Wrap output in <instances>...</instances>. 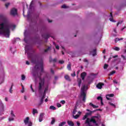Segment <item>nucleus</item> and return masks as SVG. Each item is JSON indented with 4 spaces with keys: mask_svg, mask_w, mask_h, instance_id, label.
Returning a JSON list of instances; mask_svg holds the SVG:
<instances>
[{
    "mask_svg": "<svg viewBox=\"0 0 126 126\" xmlns=\"http://www.w3.org/2000/svg\"><path fill=\"white\" fill-rule=\"evenodd\" d=\"M50 49H51V47H49L46 50H44L45 53H47V52H48V51H49Z\"/></svg>",
    "mask_w": 126,
    "mask_h": 126,
    "instance_id": "obj_42",
    "label": "nucleus"
},
{
    "mask_svg": "<svg viewBox=\"0 0 126 126\" xmlns=\"http://www.w3.org/2000/svg\"><path fill=\"white\" fill-rule=\"evenodd\" d=\"M67 68L68 69V70H70L71 69V66L70 65V63H69L68 64L67 66Z\"/></svg>",
    "mask_w": 126,
    "mask_h": 126,
    "instance_id": "obj_29",
    "label": "nucleus"
},
{
    "mask_svg": "<svg viewBox=\"0 0 126 126\" xmlns=\"http://www.w3.org/2000/svg\"><path fill=\"white\" fill-rule=\"evenodd\" d=\"M57 106L58 108H61V107H62V105H61V104H60V103H58L57 104Z\"/></svg>",
    "mask_w": 126,
    "mask_h": 126,
    "instance_id": "obj_43",
    "label": "nucleus"
},
{
    "mask_svg": "<svg viewBox=\"0 0 126 126\" xmlns=\"http://www.w3.org/2000/svg\"><path fill=\"white\" fill-rule=\"evenodd\" d=\"M86 119H87V116L85 115L83 118L82 120H86Z\"/></svg>",
    "mask_w": 126,
    "mask_h": 126,
    "instance_id": "obj_47",
    "label": "nucleus"
},
{
    "mask_svg": "<svg viewBox=\"0 0 126 126\" xmlns=\"http://www.w3.org/2000/svg\"><path fill=\"white\" fill-rule=\"evenodd\" d=\"M108 66H109V65H108V64H104V65L103 67L104 69H107Z\"/></svg>",
    "mask_w": 126,
    "mask_h": 126,
    "instance_id": "obj_34",
    "label": "nucleus"
},
{
    "mask_svg": "<svg viewBox=\"0 0 126 126\" xmlns=\"http://www.w3.org/2000/svg\"><path fill=\"white\" fill-rule=\"evenodd\" d=\"M124 70V67L123 66H122L121 68H120V70Z\"/></svg>",
    "mask_w": 126,
    "mask_h": 126,
    "instance_id": "obj_60",
    "label": "nucleus"
},
{
    "mask_svg": "<svg viewBox=\"0 0 126 126\" xmlns=\"http://www.w3.org/2000/svg\"><path fill=\"white\" fill-rule=\"evenodd\" d=\"M103 86H104V83H99L96 85V87L98 89H102V87H103Z\"/></svg>",
    "mask_w": 126,
    "mask_h": 126,
    "instance_id": "obj_10",
    "label": "nucleus"
},
{
    "mask_svg": "<svg viewBox=\"0 0 126 126\" xmlns=\"http://www.w3.org/2000/svg\"><path fill=\"white\" fill-rule=\"evenodd\" d=\"M14 118H15V115L13 113V111H11L10 116L9 117L8 121L9 122H11L12 121H14Z\"/></svg>",
    "mask_w": 126,
    "mask_h": 126,
    "instance_id": "obj_7",
    "label": "nucleus"
},
{
    "mask_svg": "<svg viewBox=\"0 0 126 126\" xmlns=\"http://www.w3.org/2000/svg\"><path fill=\"white\" fill-rule=\"evenodd\" d=\"M91 55H92L93 57L96 56V49H94L92 52H91Z\"/></svg>",
    "mask_w": 126,
    "mask_h": 126,
    "instance_id": "obj_14",
    "label": "nucleus"
},
{
    "mask_svg": "<svg viewBox=\"0 0 126 126\" xmlns=\"http://www.w3.org/2000/svg\"><path fill=\"white\" fill-rule=\"evenodd\" d=\"M112 49L114 51H120V48L117 46H114V47L112 48Z\"/></svg>",
    "mask_w": 126,
    "mask_h": 126,
    "instance_id": "obj_20",
    "label": "nucleus"
},
{
    "mask_svg": "<svg viewBox=\"0 0 126 126\" xmlns=\"http://www.w3.org/2000/svg\"><path fill=\"white\" fill-rule=\"evenodd\" d=\"M100 115L93 116L91 119L87 118L85 123L88 126H99V123L101 122Z\"/></svg>",
    "mask_w": 126,
    "mask_h": 126,
    "instance_id": "obj_3",
    "label": "nucleus"
},
{
    "mask_svg": "<svg viewBox=\"0 0 126 126\" xmlns=\"http://www.w3.org/2000/svg\"><path fill=\"white\" fill-rule=\"evenodd\" d=\"M12 87H13V84H12V85L9 89V92L10 93H12V92H13V91L12 90Z\"/></svg>",
    "mask_w": 126,
    "mask_h": 126,
    "instance_id": "obj_31",
    "label": "nucleus"
},
{
    "mask_svg": "<svg viewBox=\"0 0 126 126\" xmlns=\"http://www.w3.org/2000/svg\"><path fill=\"white\" fill-rule=\"evenodd\" d=\"M71 76H72L73 77H74V76H75V73H74L73 74H71Z\"/></svg>",
    "mask_w": 126,
    "mask_h": 126,
    "instance_id": "obj_55",
    "label": "nucleus"
},
{
    "mask_svg": "<svg viewBox=\"0 0 126 126\" xmlns=\"http://www.w3.org/2000/svg\"><path fill=\"white\" fill-rule=\"evenodd\" d=\"M55 47L56 49H57V50H59L60 47L59 46V45H55Z\"/></svg>",
    "mask_w": 126,
    "mask_h": 126,
    "instance_id": "obj_52",
    "label": "nucleus"
},
{
    "mask_svg": "<svg viewBox=\"0 0 126 126\" xmlns=\"http://www.w3.org/2000/svg\"><path fill=\"white\" fill-rule=\"evenodd\" d=\"M118 55H115L114 56H113V59H116V58H118Z\"/></svg>",
    "mask_w": 126,
    "mask_h": 126,
    "instance_id": "obj_56",
    "label": "nucleus"
},
{
    "mask_svg": "<svg viewBox=\"0 0 126 126\" xmlns=\"http://www.w3.org/2000/svg\"><path fill=\"white\" fill-rule=\"evenodd\" d=\"M110 17H111V18H109V20L110 21H111L112 22H116V21H115L114 20H113V14H112V13H110Z\"/></svg>",
    "mask_w": 126,
    "mask_h": 126,
    "instance_id": "obj_21",
    "label": "nucleus"
},
{
    "mask_svg": "<svg viewBox=\"0 0 126 126\" xmlns=\"http://www.w3.org/2000/svg\"><path fill=\"white\" fill-rule=\"evenodd\" d=\"M10 15H12V16H18V13H17V9H16L15 8H13L11 9L10 12Z\"/></svg>",
    "mask_w": 126,
    "mask_h": 126,
    "instance_id": "obj_5",
    "label": "nucleus"
},
{
    "mask_svg": "<svg viewBox=\"0 0 126 126\" xmlns=\"http://www.w3.org/2000/svg\"><path fill=\"white\" fill-rule=\"evenodd\" d=\"M119 41H121L122 40H124L123 38H119Z\"/></svg>",
    "mask_w": 126,
    "mask_h": 126,
    "instance_id": "obj_64",
    "label": "nucleus"
},
{
    "mask_svg": "<svg viewBox=\"0 0 126 126\" xmlns=\"http://www.w3.org/2000/svg\"><path fill=\"white\" fill-rule=\"evenodd\" d=\"M9 4H10V3H7L5 4V7H6V8H7V7H8V6H9Z\"/></svg>",
    "mask_w": 126,
    "mask_h": 126,
    "instance_id": "obj_41",
    "label": "nucleus"
},
{
    "mask_svg": "<svg viewBox=\"0 0 126 126\" xmlns=\"http://www.w3.org/2000/svg\"><path fill=\"white\" fill-rule=\"evenodd\" d=\"M66 124V122H62L61 123L59 124V126H64V125H65Z\"/></svg>",
    "mask_w": 126,
    "mask_h": 126,
    "instance_id": "obj_27",
    "label": "nucleus"
},
{
    "mask_svg": "<svg viewBox=\"0 0 126 126\" xmlns=\"http://www.w3.org/2000/svg\"><path fill=\"white\" fill-rule=\"evenodd\" d=\"M121 58H122L123 61H124V63L126 62V49L124 51L123 55H121Z\"/></svg>",
    "mask_w": 126,
    "mask_h": 126,
    "instance_id": "obj_9",
    "label": "nucleus"
},
{
    "mask_svg": "<svg viewBox=\"0 0 126 126\" xmlns=\"http://www.w3.org/2000/svg\"><path fill=\"white\" fill-rule=\"evenodd\" d=\"M33 5V1H32L30 5V7H29V10H31V9H32V6Z\"/></svg>",
    "mask_w": 126,
    "mask_h": 126,
    "instance_id": "obj_28",
    "label": "nucleus"
},
{
    "mask_svg": "<svg viewBox=\"0 0 126 126\" xmlns=\"http://www.w3.org/2000/svg\"><path fill=\"white\" fill-rule=\"evenodd\" d=\"M59 63H61V64H62V63H63L64 62L63 61H59Z\"/></svg>",
    "mask_w": 126,
    "mask_h": 126,
    "instance_id": "obj_51",
    "label": "nucleus"
},
{
    "mask_svg": "<svg viewBox=\"0 0 126 126\" xmlns=\"http://www.w3.org/2000/svg\"><path fill=\"white\" fill-rule=\"evenodd\" d=\"M67 124L69 126H74V124H73V122H72V121H68Z\"/></svg>",
    "mask_w": 126,
    "mask_h": 126,
    "instance_id": "obj_18",
    "label": "nucleus"
},
{
    "mask_svg": "<svg viewBox=\"0 0 126 126\" xmlns=\"http://www.w3.org/2000/svg\"><path fill=\"white\" fill-rule=\"evenodd\" d=\"M24 100H27V96H26V95H25L24 96Z\"/></svg>",
    "mask_w": 126,
    "mask_h": 126,
    "instance_id": "obj_57",
    "label": "nucleus"
},
{
    "mask_svg": "<svg viewBox=\"0 0 126 126\" xmlns=\"http://www.w3.org/2000/svg\"><path fill=\"white\" fill-rule=\"evenodd\" d=\"M31 89H32V92H34V89H33L32 85H31Z\"/></svg>",
    "mask_w": 126,
    "mask_h": 126,
    "instance_id": "obj_53",
    "label": "nucleus"
},
{
    "mask_svg": "<svg viewBox=\"0 0 126 126\" xmlns=\"http://www.w3.org/2000/svg\"><path fill=\"white\" fill-rule=\"evenodd\" d=\"M85 76H86V72H83L81 74V77L83 80H84Z\"/></svg>",
    "mask_w": 126,
    "mask_h": 126,
    "instance_id": "obj_13",
    "label": "nucleus"
},
{
    "mask_svg": "<svg viewBox=\"0 0 126 126\" xmlns=\"http://www.w3.org/2000/svg\"><path fill=\"white\" fill-rule=\"evenodd\" d=\"M4 81V72L2 71V73L0 75V84L3 83Z\"/></svg>",
    "mask_w": 126,
    "mask_h": 126,
    "instance_id": "obj_8",
    "label": "nucleus"
},
{
    "mask_svg": "<svg viewBox=\"0 0 126 126\" xmlns=\"http://www.w3.org/2000/svg\"><path fill=\"white\" fill-rule=\"evenodd\" d=\"M64 78L65 79H66V80H67L68 81H70V78H69V76L68 75H65Z\"/></svg>",
    "mask_w": 126,
    "mask_h": 126,
    "instance_id": "obj_22",
    "label": "nucleus"
},
{
    "mask_svg": "<svg viewBox=\"0 0 126 126\" xmlns=\"http://www.w3.org/2000/svg\"><path fill=\"white\" fill-rule=\"evenodd\" d=\"M26 78V77L25 76V75H22V76H21V80H25Z\"/></svg>",
    "mask_w": 126,
    "mask_h": 126,
    "instance_id": "obj_35",
    "label": "nucleus"
},
{
    "mask_svg": "<svg viewBox=\"0 0 126 126\" xmlns=\"http://www.w3.org/2000/svg\"><path fill=\"white\" fill-rule=\"evenodd\" d=\"M0 106L1 107V110L3 111V104H2V103L0 102Z\"/></svg>",
    "mask_w": 126,
    "mask_h": 126,
    "instance_id": "obj_36",
    "label": "nucleus"
},
{
    "mask_svg": "<svg viewBox=\"0 0 126 126\" xmlns=\"http://www.w3.org/2000/svg\"><path fill=\"white\" fill-rule=\"evenodd\" d=\"M51 73H52L53 74H54V70H53V69H51Z\"/></svg>",
    "mask_w": 126,
    "mask_h": 126,
    "instance_id": "obj_59",
    "label": "nucleus"
},
{
    "mask_svg": "<svg viewBox=\"0 0 126 126\" xmlns=\"http://www.w3.org/2000/svg\"><path fill=\"white\" fill-rule=\"evenodd\" d=\"M17 41H20V38L17 37V38H14L13 40H12V42L13 43H15V42H16Z\"/></svg>",
    "mask_w": 126,
    "mask_h": 126,
    "instance_id": "obj_19",
    "label": "nucleus"
},
{
    "mask_svg": "<svg viewBox=\"0 0 126 126\" xmlns=\"http://www.w3.org/2000/svg\"><path fill=\"white\" fill-rule=\"evenodd\" d=\"M10 51L13 54V53L15 52V47H14V46L10 47Z\"/></svg>",
    "mask_w": 126,
    "mask_h": 126,
    "instance_id": "obj_16",
    "label": "nucleus"
},
{
    "mask_svg": "<svg viewBox=\"0 0 126 126\" xmlns=\"http://www.w3.org/2000/svg\"><path fill=\"white\" fill-rule=\"evenodd\" d=\"M26 64H28V65H29L30 64V63H29V61H27L26 63Z\"/></svg>",
    "mask_w": 126,
    "mask_h": 126,
    "instance_id": "obj_58",
    "label": "nucleus"
},
{
    "mask_svg": "<svg viewBox=\"0 0 126 126\" xmlns=\"http://www.w3.org/2000/svg\"><path fill=\"white\" fill-rule=\"evenodd\" d=\"M50 62H52L53 63H57V58L54 59H52V58H50Z\"/></svg>",
    "mask_w": 126,
    "mask_h": 126,
    "instance_id": "obj_25",
    "label": "nucleus"
},
{
    "mask_svg": "<svg viewBox=\"0 0 126 126\" xmlns=\"http://www.w3.org/2000/svg\"><path fill=\"white\" fill-rule=\"evenodd\" d=\"M49 37H50V35H49V34H46L44 38L45 40H48V38H49Z\"/></svg>",
    "mask_w": 126,
    "mask_h": 126,
    "instance_id": "obj_40",
    "label": "nucleus"
},
{
    "mask_svg": "<svg viewBox=\"0 0 126 126\" xmlns=\"http://www.w3.org/2000/svg\"><path fill=\"white\" fill-rule=\"evenodd\" d=\"M126 26H125L122 29V31H124V29H126Z\"/></svg>",
    "mask_w": 126,
    "mask_h": 126,
    "instance_id": "obj_63",
    "label": "nucleus"
},
{
    "mask_svg": "<svg viewBox=\"0 0 126 126\" xmlns=\"http://www.w3.org/2000/svg\"><path fill=\"white\" fill-rule=\"evenodd\" d=\"M24 41L26 44H27L25 47V54H27L28 59H31L32 63H35L36 64L33 68L32 73L33 77H34L35 79H37L38 78H39V92L41 93L44 89V93L38 104L39 106H41V105H42L43 103V101L44 100L45 96H46L47 91H48L49 86H48V85H44V84L45 79H46V77H44L43 79H42V78H41L42 75L41 74L39 75L38 72L40 71L42 73H44V74H47L46 72H45V71H44V63H43V60L41 59L40 60H39V59H38L37 57L33 56V55L31 53L33 52V50L32 49V46H31V45L29 44V40H28L27 39H24Z\"/></svg>",
    "mask_w": 126,
    "mask_h": 126,
    "instance_id": "obj_1",
    "label": "nucleus"
},
{
    "mask_svg": "<svg viewBox=\"0 0 126 126\" xmlns=\"http://www.w3.org/2000/svg\"><path fill=\"white\" fill-rule=\"evenodd\" d=\"M32 114L34 116H35V114H38V110H37V109H33L32 110Z\"/></svg>",
    "mask_w": 126,
    "mask_h": 126,
    "instance_id": "obj_23",
    "label": "nucleus"
},
{
    "mask_svg": "<svg viewBox=\"0 0 126 126\" xmlns=\"http://www.w3.org/2000/svg\"><path fill=\"white\" fill-rule=\"evenodd\" d=\"M55 119H53L51 121V125H54L55 124Z\"/></svg>",
    "mask_w": 126,
    "mask_h": 126,
    "instance_id": "obj_45",
    "label": "nucleus"
},
{
    "mask_svg": "<svg viewBox=\"0 0 126 126\" xmlns=\"http://www.w3.org/2000/svg\"><path fill=\"white\" fill-rule=\"evenodd\" d=\"M119 41H120V39H119V38H116L115 39V43H117V42H119Z\"/></svg>",
    "mask_w": 126,
    "mask_h": 126,
    "instance_id": "obj_46",
    "label": "nucleus"
},
{
    "mask_svg": "<svg viewBox=\"0 0 126 126\" xmlns=\"http://www.w3.org/2000/svg\"><path fill=\"white\" fill-rule=\"evenodd\" d=\"M44 113H41L39 117V122L41 123L43 121V118H44Z\"/></svg>",
    "mask_w": 126,
    "mask_h": 126,
    "instance_id": "obj_12",
    "label": "nucleus"
},
{
    "mask_svg": "<svg viewBox=\"0 0 126 126\" xmlns=\"http://www.w3.org/2000/svg\"><path fill=\"white\" fill-rule=\"evenodd\" d=\"M73 118L74 119H78V118H79V115L78 114H77L75 116H74V115H73Z\"/></svg>",
    "mask_w": 126,
    "mask_h": 126,
    "instance_id": "obj_33",
    "label": "nucleus"
},
{
    "mask_svg": "<svg viewBox=\"0 0 126 126\" xmlns=\"http://www.w3.org/2000/svg\"><path fill=\"white\" fill-rule=\"evenodd\" d=\"M94 111H90V112H88L86 114V115L88 117V116H90L91 115H92V113Z\"/></svg>",
    "mask_w": 126,
    "mask_h": 126,
    "instance_id": "obj_30",
    "label": "nucleus"
},
{
    "mask_svg": "<svg viewBox=\"0 0 126 126\" xmlns=\"http://www.w3.org/2000/svg\"><path fill=\"white\" fill-rule=\"evenodd\" d=\"M60 103H61L62 104H63H63H65V101L64 100H62Z\"/></svg>",
    "mask_w": 126,
    "mask_h": 126,
    "instance_id": "obj_48",
    "label": "nucleus"
},
{
    "mask_svg": "<svg viewBox=\"0 0 126 126\" xmlns=\"http://www.w3.org/2000/svg\"><path fill=\"white\" fill-rule=\"evenodd\" d=\"M114 73H116V71L113 70L112 71H111L108 75H109L110 76H111V75H113V74H114Z\"/></svg>",
    "mask_w": 126,
    "mask_h": 126,
    "instance_id": "obj_32",
    "label": "nucleus"
},
{
    "mask_svg": "<svg viewBox=\"0 0 126 126\" xmlns=\"http://www.w3.org/2000/svg\"><path fill=\"white\" fill-rule=\"evenodd\" d=\"M30 119V118H29V117H27L25 118L24 122L26 125H28V126H32V122H31V121H29Z\"/></svg>",
    "mask_w": 126,
    "mask_h": 126,
    "instance_id": "obj_6",
    "label": "nucleus"
},
{
    "mask_svg": "<svg viewBox=\"0 0 126 126\" xmlns=\"http://www.w3.org/2000/svg\"><path fill=\"white\" fill-rule=\"evenodd\" d=\"M84 62L88 63V60H87V59H84Z\"/></svg>",
    "mask_w": 126,
    "mask_h": 126,
    "instance_id": "obj_54",
    "label": "nucleus"
},
{
    "mask_svg": "<svg viewBox=\"0 0 126 126\" xmlns=\"http://www.w3.org/2000/svg\"><path fill=\"white\" fill-rule=\"evenodd\" d=\"M49 109L50 110H57V108H56V107H55L53 105L50 106Z\"/></svg>",
    "mask_w": 126,
    "mask_h": 126,
    "instance_id": "obj_26",
    "label": "nucleus"
},
{
    "mask_svg": "<svg viewBox=\"0 0 126 126\" xmlns=\"http://www.w3.org/2000/svg\"><path fill=\"white\" fill-rule=\"evenodd\" d=\"M110 105L112 106L114 108H116V105L114 104L113 103L109 102Z\"/></svg>",
    "mask_w": 126,
    "mask_h": 126,
    "instance_id": "obj_39",
    "label": "nucleus"
},
{
    "mask_svg": "<svg viewBox=\"0 0 126 126\" xmlns=\"http://www.w3.org/2000/svg\"><path fill=\"white\" fill-rule=\"evenodd\" d=\"M110 97H114V94H107L106 95L107 100H111V98H110Z\"/></svg>",
    "mask_w": 126,
    "mask_h": 126,
    "instance_id": "obj_11",
    "label": "nucleus"
},
{
    "mask_svg": "<svg viewBox=\"0 0 126 126\" xmlns=\"http://www.w3.org/2000/svg\"><path fill=\"white\" fill-rule=\"evenodd\" d=\"M97 99V100H100V103L102 105H104V103H103V98L101 96H98Z\"/></svg>",
    "mask_w": 126,
    "mask_h": 126,
    "instance_id": "obj_15",
    "label": "nucleus"
},
{
    "mask_svg": "<svg viewBox=\"0 0 126 126\" xmlns=\"http://www.w3.org/2000/svg\"><path fill=\"white\" fill-rule=\"evenodd\" d=\"M4 18L2 14H0V20ZM15 29V25L8 22L0 23V35H3L6 38H9L10 30Z\"/></svg>",
    "mask_w": 126,
    "mask_h": 126,
    "instance_id": "obj_2",
    "label": "nucleus"
},
{
    "mask_svg": "<svg viewBox=\"0 0 126 126\" xmlns=\"http://www.w3.org/2000/svg\"><path fill=\"white\" fill-rule=\"evenodd\" d=\"M77 112V110H76V108H74L73 111V115H75L76 113Z\"/></svg>",
    "mask_w": 126,
    "mask_h": 126,
    "instance_id": "obj_37",
    "label": "nucleus"
},
{
    "mask_svg": "<svg viewBox=\"0 0 126 126\" xmlns=\"http://www.w3.org/2000/svg\"><path fill=\"white\" fill-rule=\"evenodd\" d=\"M87 89H88V87L87 85H82V88L81 89L80 97L83 98V102H85V100H86V91H87Z\"/></svg>",
    "mask_w": 126,
    "mask_h": 126,
    "instance_id": "obj_4",
    "label": "nucleus"
},
{
    "mask_svg": "<svg viewBox=\"0 0 126 126\" xmlns=\"http://www.w3.org/2000/svg\"><path fill=\"white\" fill-rule=\"evenodd\" d=\"M27 17L28 20H29V18H30V15H29V12H28V15L27 16Z\"/></svg>",
    "mask_w": 126,
    "mask_h": 126,
    "instance_id": "obj_49",
    "label": "nucleus"
},
{
    "mask_svg": "<svg viewBox=\"0 0 126 126\" xmlns=\"http://www.w3.org/2000/svg\"><path fill=\"white\" fill-rule=\"evenodd\" d=\"M101 126H106V125L104 123H102Z\"/></svg>",
    "mask_w": 126,
    "mask_h": 126,
    "instance_id": "obj_61",
    "label": "nucleus"
},
{
    "mask_svg": "<svg viewBox=\"0 0 126 126\" xmlns=\"http://www.w3.org/2000/svg\"><path fill=\"white\" fill-rule=\"evenodd\" d=\"M77 126H80V123L79 122H77Z\"/></svg>",
    "mask_w": 126,
    "mask_h": 126,
    "instance_id": "obj_62",
    "label": "nucleus"
},
{
    "mask_svg": "<svg viewBox=\"0 0 126 126\" xmlns=\"http://www.w3.org/2000/svg\"><path fill=\"white\" fill-rule=\"evenodd\" d=\"M21 92L22 93H24V86H23V85H22V90L21 91Z\"/></svg>",
    "mask_w": 126,
    "mask_h": 126,
    "instance_id": "obj_38",
    "label": "nucleus"
},
{
    "mask_svg": "<svg viewBox=\"0 0 126 126\" xmlns=\"http://www.w3.org/2000/svg\"><path fill=\"white\" fill-rule=\"evenodd\" d=\"M113 83H114L115 84H118V82H117V80H113Z\"/></svg>",
    "mask_w": 126,
    "mask_h": 126,
    "instance_id": "obj_50",
    "label": "nucleus"
},
{
    "mask_svg": "<svg viewBox=\"0 0 126 126\" xmlns=\"http://www.w3.org/2000/svg\"><path fill=\"white\" fill-rule=\"evenodd\" d=\"M62 8H67V6L66 5H63L62 6Z\"/></svg>",
    "mask_w": 126,
    "mask_h": 126,
    "instance_id": "obj_44",
    "label": "nucleus"
},
{
    "mask_svg": "<svg viewBox=\"0 0 126 126\" xmlns=\"http://www.w3.org/2000/svg\"><path fill=\"white\" fill-rule=\"evenodd\" d=\"M90 106L93 107V108H94V109H97V108H98V106H96L91 102L90 103Z\"/></svg>",
    "mask_w": 126,
    "mask_h": 126,
    "instance_id": "obj_17",
    "label": "nucleus"
},
{
    "mask_svg": "<svg viewBox=\"0 0 126 126\" xmlns=\"http://www.w3.org/2000/svg\"><path fill=\"white\" fill-rule=\"evenodd\" d=\"M81 79H78V86L79 87H80L81 86Z\"/></svg>",
    "mask_w": 126,
    "mask_h": 126,
    "instance_id": "obj_24",
    "label": "nucleus"
}]
</instances>
